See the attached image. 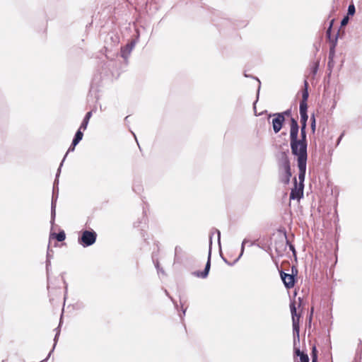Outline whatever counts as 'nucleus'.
Here are the masks:
<instances>
[{"label":"nucleus","mask_w":362,"mask_h":362,"mask_svg":"<svg viewBox=\"0 0 362 362\" xmlns=\"http://www.w3.org/2000/svg\"><path fill=\"white\" fill-rule=\"evenodd\" d=\"M290 125V146L293 155L295 156H308L306 129L300 128V138L298 139L299 125L297 120L291 117Z\"/></svg>","instance_id":"nucleus-1"},{"label":"nucleus","mask_w":362,"mask_h":362,"mask_svg":"<svg viewBox=\"0 0 362 362\" xmlns=\"http://www.w3.org/2000/svg\"><path fill=\"white\" fill-rule=\"evenodd\" d=\"M62 166V163H60L59 167L57 170V174H56V178L54 182L53 185V192H52V204H51V221L50 223L52 225L54 224L55 216H56V202L58 197V184H59V177L61 173V168Z\"/></svg>","instance_id":"nucleus-2"},{"label":"nucleus","mask_w":362,"mask_h":362,"mask_svg":"<svg viewBox=\"0 0 362 362\" xmlns=\"http://www.w3.org/2000/svg\"><path fill=\"white\" fill-rule=\"evenodd\" d=\"M216 233L218 236V243L219 245H221V232L218 229H214V231L211 232L210 236H209V254H208V259L205 266V268L203 272L200 273H197V276L202 277V278H206L209 272L210 267H211V245H212V236L214 234Z\"/></svg>","instance_id":"nucleus-3"},{"label":"nucleus","mask_w":362,"mask_h":362,"mask_svg":"<svg viewBox=\"0 0 362 362\" xmlns=\"http://www.w3.org/2000/svg\"><path fill=\"white\" fill-rule=\"evenodd\" d=\"M96 238L97 233L93 230H86L81 232L78 242L83 247H86L93 245L96 241Z\"/></svg>","instance_id":"nucleus-4"},{"label":"nucleus","mask_w":362,"mask_h":362,"mask_svg":"<svg viewBox=\"0 0 362 362\" xmlns=\"http://www.w3.org/2000/svg\"><path fill=\"white\" fill-rule=\"evenodd\" d=\"M307 158L308 156H297L298 160V167L299 169L298 179H299V186L304 187V180L306 173V165H307Z\"/></svg>","instance_id":"nucleus-5"},{"label":"nucleus","mask_w":362,"mask_h":362,"mask_svg":"<svg viewBox=\"0 0 362 362\" xmlns=\"http://www.w3.org/2000/svg\"><path fill=\"white\" fill-rule=\"evenodd\" d=\"M297 274V269L292 267V274H287L283 271H280L281 279L286 288H291L294 286Z\"/></svg>","instance_id":"nucleus-6"},{"label":"nucleus","mask_w":362,"mask_h":362,"mask_svg":"<svg viewBox=\"0 0 362 362\" xmlns=\"http://www.w3.org/2000/svg\"><path fill=\"white\" fill-rule=\"evenodd\" d=\"M290 310L292 315L293 335H296L297 337H298L300 332L299 321L300 315L297 313L295 302L291 303Z\"/></svg>","instance_id":"nucleus-7"},{"label":"nucleus","mask_w":362,"mask_h":362,"mask_svg":"<svg viewBox=\"0 0 362 362\" xmlns=\"http://www.w3.org/2000/svg\"><path fill=\"white\" fill-rule=\"evenodd\" d=\"M272 116L274 117L272 119L273 130L275 133H278L282 128L283 124L285 121V117L281 115H278L277 113L274 114Z\"/></svg>","instance_id":"nucleus-8"},{"label":"nucleus","mask_w":362,"mask_h":362,"mask_svg":"<svg viewBox=\"0 0 362 362\" xmlns=\"http://www.w3.org/2000/svg\"><path fill=\"white\" fill-rule=\"evenodd\" d=\"M303 195V187H297L296 178H294V187L291 189L290 199L299 200Z\"/></svg>","instance_id":"nucleus-9"},{"label":"nucleus","mask_w":362,"mask_h":362,"mask_svg":"<svg viewBox=\"0 0 362 362\" xmlns=\"http://www.w3.org/2000/svg\"><path fill=\"white\" fill-rule=\"evenodd\" d=\"M135 45V40H132L129 43L127 44L124 47H121V57L124 60L128 59Z\"/></svg>","instance_id":"nucleus-10"},{"label":"nucleus","mask_w":362,"mask_h":362,"mask_svg":"<svg viewBox=\"0 0 362 362\" xmlns=\"http://www.w3.org/2000/svg\"><path fill=\"white\" fill-rule=\"evenodd\" d=\"M308 83L307 80L304 81V89L302 92V100L300 102L299 108L303 107L304 109H308L307 100L309 96L308 94Z\"/></svg>","instance_id":"nucleus-11"},{"label":"nucleus","mask_w":362,"mask_h":362,"mask_svg":"<svg viewBox=\"0 0 362 362\" xmlns=\"http://www.w3.org/2000/svg\"><path fill=\"white\" fill-rule=\"evenodd\" d=\"M279 165L280 171L291 170L290 160L286 153H282Z\"/></svg>","instance_id":"nucleus-12"},{"label":"nucleus","mask_w":362,"mask_h":362,"mask_svg":"<svg viewBox=\"0 0 362 362\" xmlns=\"http://www.w3.org/2000/svg\"><path fill=\"white\" fill-rule=\"evenodd\" d=\"M300 115V128L306 129L307 127V121L308 119V115L307 113L308 109H304L303 107L299 108Z\"/></svg>","instance_id":"nucleus-13"},{"label":"nucleus","mask_w":362,"mask_h":362,"mask_svg":"<svg viewBox=\"0 0 362 362\" xmlns=\"http://www.w3.org/2000/svg\"><path fill=\"white\" fill-rule=\"evenodd\" d=\"M53 250L48 247L47 252V260H46V271L47 274V279L49 280V272L51 266V259L52 258ZM47 288H49V284H48Z\"/></svg>","instance_id":"nucleus-14"},{"label":"nucleus","mask_w":362,"mask_h":362,"mask_svg":"<svg viewBox=\"0 0 362 362\" xmlns=\"http://www.w3.org/2000/svg\"><path fill=\"white\" fill-rule=\"evenodd\" d=\"M291 177V170L281 171L280 181L282 183H284L285 185H287L290 182Z\"/></svg>","instance_id":"nucleus-15"},{"label":"nucleus","mask_w":362,"mask_h":362,"mask_svg":"<svg viewBox=\"0 0 362 362\" xmlns=\"http://www.w3.org/2000/svg\"><path fill=\"white\" fill-rule=\"evenodd\" d=\"M91 116H92L91 111L88 112L86 114V115L81 124V126H80L81 129H83V131H85L87 129V127H88V122H89V120H90V118L91 117Z\"/></svg>","instance_id":"nucleus-16"},{"label":"nucleus","mask_w":362,"mask_h":362,"mask_svg":"<svg viewBox=\"0 0 362 362\" xmlns=\"http://www.w3.org/2000/svg\"><path fill=\"white\" fill-rule=\"evenodd\" d=\"M82 131L83 129H81V128L79 127V129L76 132L74 138L72 141L74 146H76L82 140L83 136Z\"/></svg>","instance_id":"nucleus-17"},{"label":"nucleus","mask_w":362,"mask_h":362,"mask_svg":"<svg viewBox=\"0 0 362 362\" xmlns=\"http://www.w3.org/2000/svg\"><path fill=\"white\" fill-rule=\"evenodd\" d=\"M50 238H54L59 242H62L66 238V234L64 230L59 231L58 233H51Z\"/></svg>","instance_id":"nucleus-18"},{"label":"nucleus","mask_w":362,"mask_h":362,"mask_svg":"<svg viewBox=\"0 0 362 362\" xmlns=\"http://www.w3.org/2000/svg\"><path fill=\"white\" fill-rule=\"evenodd\" d=\"M249 243V240L246 238H245L242 243V245H241V251H240V255L238 256V257L235 260V262H237L240 258L242 257V255H243V252H244V250H245V245L246 243Z\"/></svg>","instance_id":"nucleus-19"},{"label":"nucleus","mask_w":362,"mask_h":362,"mask_svg":"<svg viewBox=\"0 0 362 362\" xmlns=\"http://www.w3.org/2000/svg\"><path fill=\"white\" fill-rule=\"evenodd\" d=\"M60 326V325H59ZM56 330V334H55V337H54V346H53V349L52 350L49 352V354H48V357L50 356L52 351H53L55 346H56V344H57V339H58V337L59 336V334H60V329H59V327H58L57 328L55 329Z\"/></svg>","instance_id":"nucleus-20"},{"label":"nucleus","mask_w":362,"mask_h":362,"mask_svg":"<svg viewBox=\"0 0 362 362\" xmlns=\"http://www.w3.org/2000/svg\"><path fill=\"white\" fill-rule=\"evenodd\" d=\"M310 121H311V124H310L311 130H312L313 133H315V129H316V120H315V117L314 115H313L311 116Z\"/></svg>","instance_id":"nucleus-21"},{"label":"nucleus","mask_w":362,"mask_h":362,"mask_svg":"<svg viewBox=\"0 0 362 362\" xmlns=\"http://www.w3.org/2000/svg\"><path fill=\"white\" fill-rule=\"evenodd\" d=\"M355 12H356V8H355V6L354 5V4H349V6L348 7L347 15L348 16H354Z\"/></svg>","instance_id":"nucleus-22"},{"label":"nucleus","mask_w":362,"mask_h":362,"mask_svg":"<svg viewBox=\"0 0 362 362\" xmlns=\"http://www.w3.org/2000/svg\"><path fill=\"white\" fill-rule=\"evenodd\" d=\"M312 362H317V355L316 348L314 346L312 351Z\"/></svg>","instance_id":"nucleus-23"},{"label":"nucleus","mask_w":362,"mask_h":362,"mask_svg":"<svg viewBox=\"0 0 362 362\" xmlns=\"http://www.w3.org/2000/svg\"><path fill=\"white\" fill-rule=\"evenodd\" d=\"M299 357L300 362H309V358L306 354H302Z\"/></svg>","instance_id":"nucleus-24"},{"label":"nucleus","mask_w":362,"mask_h":362,"mask_svg":"<svg viewBox=\"0 0 362 362\" xmlns=\"http://www.w3.org/2000/svg\"><path fill=\"white\" fill-rule=\"evenodd\" d=\"M75 147H76V146H74L73 142H72V143H71V146H70V147L69 148V149H68V151H67L66 153L65 154V156H64V158H63V160H62V161L61 163H64V160H65V158H66V157L67 154H68L69 152H71V151H74V149H75Z\"/></svg>","instance_id":"nucleus-25"},{"label":"nucleus","mask_w":362,"mask_h":362,"mask_svg":"<svg viewBox=\"0 0 362 362\" xmlns=\"http://www.w3.org/2000/svg\"><path fill=\"white\" fill-rule=\"evenodd\" d=\"M180 304H181V306H182V314L180 315V317H181V319H182L183 316L185 315V313H186V310H187V307L184 308L185 303L182 302V300L181 299H180Z\"/></svg>","instance_id":"nucleus-26"},{"label":"nucleus","mask_w":362,"mask_h":362,"mask_svg":"<svg viewBox=\"0 0 362 362\" xmlns=\"http://www.w3.org/2000/svg\"><path fill=\"white\" fill-rule=\"evenodd\" d=\"M278 115H281L284 117L285 116H290L291 115V109H288V110H286V111L283 112H281V113H277Z\"/></svg>","instance_id":"nucleus-27"},{"label":"nucleus","mask_w":362,"mask_h":362,"mask_svg":"<svg viewBox=\"0 0 362 362\" xmlns=\"http://www.w3.org/2000/svg\"><path fill=\"white\" fill-rule=\"evenodd\" d=\"M317 70H318V63H316L312 67L311 72L313 73V75H315L317 74Z\"/></svg>","instance_id":"nucleus-28"},{"label":"nucleus","mask_w":362,"mask_h":362,"mask_svg":"<svg viewBox=\"0 0 362 362\" xmlns=\"http://www.w3.org/2000/svg\"><path fill=\"white\" fill-rule=\"evenodd\" d=\"M286 243L289 245V249H290V250H291V251H292V252H293V254L294 255H296V250H295V247H294V245H292L291 243H288V240H286Z\"/></svg>","instance_id":"nucleus-29"},{"label":"nucleus","mask_w":362,"mask_h":362,"mask_svg":"<svg viewBox=\"0 0 362 362\" xmlns=\"http://www.w3.org/2000/svg\"><path fill=\"white\" fill-rule=\"evenodd\" d=\"M348 21H349V17H348V16H346V17H344V18L341 20V25L342 26L346 25L348 23Z\"/></svg>","instance_id":"nucleus-30"},{"label":"nucleus","mask_w":362,"mask_h":362,"mask_svg":"<svg viewBox=\"0 0 362 362\" xmlns=\"http://www.w3.org/2000/svg\"><path fill=\"white\" fill-rule=\"evenodd\" d=\"M332 26V22H331L329 27L328 28V29L327 30V32H326V35H327V37H329V38H330V35H331Z\"/></svg>","instance_id":"nucleus-31"},{"label":"nucleus","mask_w":362,"mask_h":362,"mask_svg":"<svg viewBox=\"0 0 362 362\" xmlns=\"http://www.w3.org/2000/svg\"><path fill=\"white\" fill-rule=\"evenodd\" d=\"M156 267L158 269V272H162V273H164V271L162 269H160L159 268V264H158V262L157 261L156 263Z\"/></svg>","instance_id":"nucleus-32"},{"label":"nucleus","mask_w":362,"mask_h":362,"mask_svg":"<svg viewBox=\"0 0 362 362\" xmlns=\"http://www.w3.org/2000/svg\"><path fill=\"white\" fill-rule=\"evenodd\" d=\"M165 292L166 295H167L168 296H169V298H170L171 299V300L173 302V303H174V305H175V308H177V303H175V302L174 301V300L173 299V298H172L171 296H169V294H168V291H167L166 290L165 291Z\"/></svg>","instance_id":"nucleus-33"},{"label":"nucleus","mask_w":362,"mask_h":362,"mask_svg":"<svg viewBox=\"0 0 362 362\" xmlns=\"http://www.w3.org/2000/svg\"><path fill=\"white\" fill-rule=\"evenodd\" d=\"M255 78L258 81V83H259V85H258V90H257V98H258L259 97V90H260V84H261V83H260V81L257 78L255 77Z\"/></svg>","instance_id":"nucleus-34"},{"label":"nucleus","mask_w":362,"mask_h":362,"mask_svg":"<svg viewBox=\"0 0 362 362\" xmlns=\"http://www.w3.org/2000/svg\"><path fill=\"white\" fill-rule=\"evenodd\" d=\"M295 353L298 356H300V354H303V352H300V349H296Z\"/></svg>","instance_id":"nucleus-35"},{"label":"nucleus","mask_w":362,"mask_h":362,"mask_svg":"<svg viewBox=\"0 0 362 362\" xmlns=\"http://www.w3.org/2000/svg\"><path fill=\"white\" fill-rule=\"evenodd\" d=\"M344 136V134H341L340 135V136L339 137L338 141H337V144L340 142V141H341V138H342V136Z\"/></svg>","instance_id":"nucleus-36"},{"label":"nucleus","mask_w":362,"mask_h":362,"mask_svg":"<svg viewBox=\"0 0 362 362\" xmlns=\"http://www.w3.org/2000/svg\"><path fill=\"white\" fill-rule=\"evenodd\" d=\"M180 250V247H179L178 246L175 247V253H177L178 252V250Z\"/></svg>","instance_id":"nucleus-37"},{"label":"nucleus","mask_w":362,"mask_h":362,"mask_svg":"<svg viewBox=\"0 0 362 362\" xmlns=\"http://www.w3.org/2000/svg\"><path fill=\"white\" fill-rule=\"evenodd\" d=\"M313 312V308L311 309V313H310V318H309L310 321H311V319H312Z\"/></svg>","instance_id":"nucleus-38"},{"label":"nucleus","mask_w":362,"mask_h":362,"mask_svg":"<svg viewBox=\"0 0 362 362\" xmlns=\"http://www.w3.org/2000/svg\"><path fill=\"white\" fill-rule=\"evenodd\" d=\"M223 261H224L226 263H227V264H230V265H232V264H230V263L227 261V259H225L224 257H223Z\"/></svg>","instance_id":"nucleus-39"},{"label":"nucleus","mask_w":362,"mask_h":362,"mask_svg":"<svg viewBox=\"0 0 362 362\" xmlns=\"http://www.w3.org/2000/svg\"><path fill=\"white\" fill-rule=\"evenodd\" d=\"M128 118H129V116H127V117H125V119H125V121H127V120H128Z\"/></svg>","instance_id":"nucleus-40"},{"label":"nucleus","mask_w":362,"mask_h":362,"mask_svg":"<svg viewBox=\"0 0 362 362\" xmlns=\"http://www.w3.org/2000/svg\"><path fill=\"white\" fill-rule=\"evenodd\" d=\"M245 77H249V76L247 74H245Z\"/></svg>","instance_id":"nucleus-41"}]
</instances>
